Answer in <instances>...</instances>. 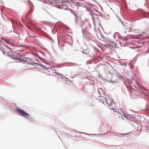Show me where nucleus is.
<instances>
[{
  "instance_id": "nucleus-1",
  "label": "nucleus",
  "mask_w": 149,
  "mask_h": 149,
  "mask_svg": "<svg viewBox=\"0 0 149 149\" xmlns=\"http://www.w3.org/2000/svg\"><path fill=\"white\" fill-rule=\"evenodd\" d=\"M7 55L9 56L10 57L15 60H20L17 58V55L15 52H13L12 50L9 48Z\"/></svg>"
},
{
  "instance_id": "nucleus-2",
  "label": "nucleus",
  "mask_w": 149,
  "mask_h": 149,
  "mask_svg": "<svg viewBox=\"0 0 149 149\" xmlns=\"http://www.w3.org/2000/svg\"><path fill=\"white\" fill-rule=\"evenodd\" d=\"M16 111L20 115L25 117H27L29 116V114L27 113L23 110L21 109H16Z\"/></svg>"
},
{
  "instance_id": "nucleus-3",
  "label": "nucleus",
  "mask_w": 149,
  "mask_h": 149,
  "mask_svg": "<svg viewBox=\"0 0 149 149\" xmlns=\"http://www.w3.org/2000/svg\"><path fill=\"white\" fill-rule=\"evenodd\" d=\"M107 100H106V102L105 105L107 104V105L110 107L112 109H113L112 107L113 104H114L113 103V101L112 99L109 96H107Z\"/></svg>"
},
{
  "instance_id": "nucleus-4",
  "label": "nucleus",
  "mask_w": 149,
  "mask_h": 149,
  "mask_svg": "<svg viewBox=\"0 0 149 149\" xmlns=\"http://www.w3.org/2000/svg\"><path fill=\"white\" fill-rule=\"evenodd\" d=\"M98 92L100 95H101V96L99 97V100L100 102L102 103L103 102V100L104 99V96H102L103 94H104V91L102 90L101 88H100V90H98Z\"/></svg>"
},
{
  "instance_id": "nucleus-5",
  "label": "nucleus",
  "mask_w": 149,
  "mask_h": 149,
  "mask_svg": "<svg viewBox=\"0 0 149 149\" xmlns=\"http://www.w3.org/2000/svg\"><path fill=\"white\" fill-rule=\"evenodd\" d=\"M8 49V47L4 48L1 47L0 48V52H2L4 54L7 55Z\"/></svg>"
},
{
  "instance_id": "nucleus-6",
  "label": "nucleus",
  "mask_w": 149,
  "mask_h": 149,
  "mask_svg": "<svg viewBox=\"0 0 149 149\" xmlns=\"http://www.w3.org/2000/svg\"><path fill=\"white\" fill-rule=\"evenodd\" d=\"M116 113L115 114L117 115L119 117H121L123 116L122 114L119 112H116Z\"/></svg>"
},
{
  "instance_id": "nucleus-7",
  "label": "nucleus",
  "mask_w": 149,
  "mask_h": 149,
  "mask_svg": "<svg viewBox=\"0 0 149 149\" xmlns=\"http://www.w3.org/2000/svg\"><path fill=\"white\" fill-rule=\"evenodd\" d=\"M108 95H106L105 96H104V99L103 100V102H102L104 104H106V100H107V96H109Z\"/></svg>"
},
{
  "instance_id": "nucleus-8",
  "label": "nucleus",
  "mask_w": 149,
  "mask_h": 149,
  "mask_svg": "<svg viewBox=\"0 0 149 149\" xmlns=\"http://www.w3.org/2000/svg\"><path fill=\"white\" fill-rule=\"evenodd\" d=\"M83 53L85 54H88L89 53V52L88 49H84L83 50Z\"/></svg>"
},
{
  "instance_id": "nucleus-9",
  "label": "nucleus",
  "mask_w": 149,
  "mask_h": 149,
  "mask_svg": "<svg viewBox=\"0 0 149 149\" xmlns=\"http://www.w3.org/2000/svg\"><path fill=\"white\" fill-rule=\"evenodd\" d=\"M70 12H71V13H72V14H73L75 17H77V14L75 12H74L72 10H70Z\"/></svg>"
},
{
  "instance_id": "nucleus-10",
  "label": "nucleus",
  "mask_w": 149,
  "mask_h": 149,
  "mask_svg": "<svg viewBox=\"0 0 149 149\" xmlns=\"http://www.w3.org/2000/svg\"><path fill=\"white\" fill-rule=\"evenodd\" d=\"M41 66L43 68L45 69H47L46 68V67L45 65H42Z\"/></svg>"
},
{
  "instance_id": "nucleus-11",
  "label": "nucleus",
  "mask_w": 149,
  "mask_h": 149,
  "mask_svg": "<svg viewBox=\"0 0 149 149\" xmlns=\"http://www.w3.org/2000/svg\"><path fill=\"white\" fill-rule=\"evenodd\" d=\"M5 41L8 44L9 43V41L8 40H5Z\"/></svg>"
},
{
  "instance_id": "nucleus-12",
  "label": "nucleus",
  "mask_w": 149,
  "mask_h": 149,
  "mask_svg": "<svg viewBox=\"0 0 149 149\" xmlns=\"http://www.w3.org/2000/svg\"><path fill=\"white\" fill-rule=\"evenodd\" d=\"M105 58V57H104L103 59V60H104V59Z\"/></svg>"
},
{
  "instance_id": "nucleus-13",
  "label": "nucleus",
  "mask_w": 149,
  "mask_h": 149,
  "mask_svg": "<svg viewBox=\"0 0 149 149\" xmlns=\"http://www.w3.org/2000/svg\"><path fill=\"white\" fill-rule=\"evenodd\" d=\"M106 63H109L108 62H106Z\"/></svg>"
}]
</instances>
